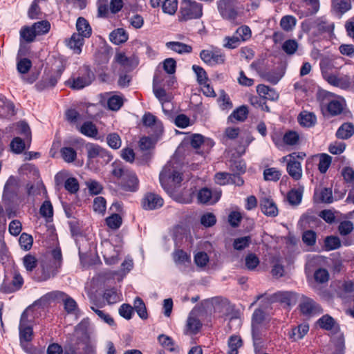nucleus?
Here are the masks:
<instances>
[{"instance_id": "1", "label": "nucleus", "mask_w": 354, "mask_h": 354, "mask_svg": "<svg viewBox=\"0 0 354 354\" xmlns=\"http://www.w3.org/2000/svg\"><path fill=\"white\" fill-rule=\"evenodd\" d=\"M88 323L82 322L64 346V354H95V346L88 330Z\"/></svg>"}, {"instance_id": "2", "label": "nucleus", "mask_w": 354, "mask_h": 354, "mask_svg": "<svg viewBox=\"0 0 354 354\" xmlns=\"http://www.w3.org/2000/svg\"><path fill=\"white\" fill-rule=\"evenodd\" d=\"M160 183L165 190L171 191L179 185L183 180L182 173L175 168L171 163L166 165L159 176Z\"/></svg>"}, {"instance_id": "3", "label": "nucleus", "mask_w": 354, "mask_h": 354, "mask_svg": "<svg viewBox=\"0 0 354 354\" xmlns=\"http://www.w3.org/2000/svg\"><path fill=\"white\" fill-rule=\"evenodd\" d=\"M203 16V5L193 0H183L178 13L180 22L200 19Z\"/></svg>"}, {"instance_id": "4", "label": "nucleus", "mask_w": 354, "mask_h": 354, "mask_svg": "<svg viewBox=\"0 0 354 354\" xmlns=\"http://www.w3.org/2000/svg\"><path fill=\"white\" fill-rule=\"evenodd\" d=\"M217 8L223 19L234 21L238 17V11L235 7V0H219Z\"/></svg>"}, {"instance_id": "5", "label": "nucleus", "mask_w": 354, "mask_h": 354, "mask_svg": "<svg viewBox=\"0 0 354 354\" xmlns=\"http://www.w3.org/2000/svg\"><path fill=\"white\" fill-rule=\"evenodd\" d=\"M296 153H292L283 158V161L287 162L286 170L288 174L295 180L302 177V168L301 162L295 160Z\"/></svg>"}, {"instance_id": "6", "label": "nucleus", "mask_w": 354, "mask_h": 354, "mask_svg": "<svg viewBox=\"0 0 354 354\" xmlns=\"http://www.w3.org/2000/svg\"><path fill=\"white\" fill-rule=\"evenodd\" d=\"M200 57L205 64L210 66L223 64L225 62V55L217 48L213 50H202Z\"/></svg>"}, {"instance_id": "7", "label": "nucleus", "mask_w": 354, "mask_h": 354, "mask_svg": "<svg viewBox=\"0 0 354 354\" xmlns=\"http://www.w3.org/2000/svg\"><path fill=\"white\" fill-rule=\"evenodd\" d=\"M299 306L301 313L305 316H313L320 314L323 311L321 306L313 299L304 295Z\"/></svg>"}, {"instance_id": "8", "label": "nucleus", "mask_w": 354, "mask_h": 354, "mask_svg": "<svg viewBox=\"0 0 354 354\" xmlns=\"http://www.w3.org/2000/svg\"><path fill=\"white\" fill-rule=\"evenodd\" d=\"M83 71L84 73L82 76L73 78L72 82H71V80L68 81V84H70L72 88L77 90L82 89L88 86L92 82L94 78L93 72L88 67H84Z\"/></svg>"}, {"instance_id": "9", "label": "nucleus", "mask_w": 354, "mask_h": 354, "mask_svg": "<svg viewBox=\"0 0 354 354\" xmlns=\"http://www.w3.org/2000/svg\"><path fill=\"white\" fill-rule=\"evenodd\" d=\"M24 282V279L20 273L15 271L11 282L6 283L3 281L0 286V291L6 294L15 292L21 289Z\"/></svg>"}, {"instance_id": "10", "label": "nucleus", "mask_w": 354, "mask_h": 354, "mask_svg": "<svg viewBox=\"0 0 354 354\" xmlns=\"http://www.w3.org/2000/svg\"><path fill=\"white\" fill-rule=\"evenodd\" d=\"M221 195V192H212L209 188L204 187L199 190L197 199L200 203L212 205L219 200Z\"/></svg>"}, {"instance_id": "11", "label": "nucleus", "mask_w": 354, "mask_h": 354, "mask_svg": "<svg viewBox=\"0 0 354 354\" xmlns=\"http://www.w3.org/2000/svg\"><path fill=\"white\" fill-rule=\"evenodd\" d=\"M85 149L89 160L101 158L109 161L111 159L108 151L97 144L88 142L85 145Z\"/></svg>"}, {"instance_id": "12", "label": "nucleus", "mask_w": 354, "mask_h": 354, "mask_svg": "<svg viewBox=\"0 0 354 354\" xmlns=\"http://www.w3.org/2000/svg\"><path fill=\"white\" fill-rule=\"evenodd\" d=\"M20 45L19 54L21 55H25V53L24 52V48H25V43H31L35 41V37H37L32 26H23L20 31Z\"/></svg>"}, {"instance_id": "13", "label": "nucleus", "mask_w": 354, "mask_h": 354, "mask_svg": "<svg viewBox=\"0 0 354 354\" xmlns=\"http://www.w3.org/2000/svg\"><path fill=\"white\" fill-rule=\"evenodd\" d=\"M274 301L280 302L287 306H293L297 303V294L291 291H279L272 296Z\"/></svg>"}, {"instance_id": "14", "label": "nucleus", "mask_w": 354, "mask_h": 354, "mask_svg": "<svg viewBox=\"0 0 354 354\" xmlns=\"http://www.w3.org/2000/svg\"><path fill=\"white\" fill-rule=\"evenodd\" d=\"M163 199L158 195L149 193L142 199V205L145 209L153 210L162 207Z\"/></svg>"}, {"instance_id": "15", "label": "nucleus", "mask_w": 354, "mask_h": 354, "mask_svg": "<svg viewBox=\"0 0 354 354\" xmlns=\"http://www.w3.org/2000/svg\"><path fill=\"white\" fill-rule=\"evenodd\" d=\"M265 319L264 312L258 308L256 309L252 315V336L254 339H259L260 335V331L261 325Z\"/></svg>"}, {"instance_id": "16", "label": "nucleus", "mask_w": 354, "mask_h": 354, "mask_svg": "<svg viewBox=\"0 0 354 354\" xmlns=\"http://www.w3.org/2000/svg\"><path fill=\"white\" fill-rule=\"evenodd\" d=\"M57 270V268H55L51 263H42L41 264V270L37 272L35 279L37 281H46L56 274Z\"/></svg>"}, {"instance_id": "17", "label": "nucleus", "mask_w": 354, "mask_h": 354, "mask_svg": "<svg viewBox=\"0 0 354 354\" xmlns=\"http://www.w3.org/2000/svg\"><path fill=\"white\" fill-rule=\"evenodd\" d=\"M33 331L32 326L19 327L20 344L24 350L31 352L30 342L32 339Z\"/></svg>"}, {"instance_id": "18", "label": "nucleus", "mask_w": 354, "mask_h": 354, "mask_svg": "<svg viewBox=\"0 0 354 354\" xmlns=\"http://www.w3.org/2000/svg\"><path fill=\"white\" fill-rule=\"evenodd\" d=\"M111 174L117 178H120L121 181L124 180V178L131 177L132 180L136 184V180L134 177V172L126 169L123 167L120 163L114 162L112 164V170Z\"/></svg>"}, {"instance_id": "19", "label": "nucleus", "mask_w": 354, "mask_h": 354, "mask_svg": "<svg viewBox=\"0 0 354 354\" xmlns=\"http://www.w3.org/2000/svg\"><path fill=\"white\" fill-rule=\"evenodd\" d=\"M260 207L262 212L267 216H276L278 214V209L274 201L270 198H262Z\"/></svg>"}, {"instance_id": "20", "label": "nucleus", "mask_w": 354, "mask_h": 354, "mask_svg": "<svg viewBox=\"0 0 354 354\" xmlns=\"http://www.w3.org/2000/svg\"><path fill=\"white\" fill-rule=\"evenodd\" d=\"M61 73L62 71L59 70L56 75H50L44 77L36 84L35 87L38 91H43L46 88L55 86L61 75Z\"/></svg>"}, {"instance_id": "21", "label": "nucleus", "mask_w": 354, "mask_h": 354, "mask_svg": "<svg viewBox=\"0 0 354 354\" xmlns=\"http://www.w3.org/2000/svg\"><path fill=\"white\" fill-rule=\"evenodd\" d=\"M84 44V38L81 35L73 33L69 40L66 41V45L76 54L82 52V46Z\"/></svg>"}, {"instance_id": "22", "label": "nucleus", "mask_w": 354, "mask_h": 354, "mask_svg": "<svg viewBox=\"0 0 354 354\" xmlns=\"http://www.w3.org/2000/svg\"><path fill=\"white\" fill-rule=\"evenodd\" d=\"M189 143L195 149H198L201 147H204L205 145H210L211 147L213 145L212 140L209 139H205L203 136L198 133L192 134L189 138Z\"/></svg>"}, {"instance_id": "23", "label": "nucleus", "mask_w": 354, "mask_h": 354, "mask_svg": "<svg viewBox=\"0 0 354 354\" xmlns=\"http://www.w3.org/2000/svg\"><path fill=\"white\" fill-rule=\"evenodd\" d=\"M76 28L78 35H81L82 38L88 37L91 35V28L84 17H79L76 23Z\"/></svg>"}, {"instance_id": "24", "label": "nucleus", "mask_w": 354, "mask_h": 354, "mask_svg": "<svg viewBox=\"0 0 354 354\" xmlns=\"http://www.w3.org/2000/svg\"><path fill=\"white\" fill-rule=\"evenodd\" d=\"M309 326L306 324H302L292 329L289 333V337L292 341L296 342L301 339L308 332Z\"/></svg>"}, {"instance_id": "25", "label": "nucleus", "mask_w": 354, "mask_h": 354, "mask_svg": "<svg viewBox=\"0 0 354 354\" xmlns=\"http://www.w3.org/2000/svg\"><path fill=\"white\" fill-rule=\"evenodd\" d=\"M15 114V105L4 96L0 95V116H8Z\"/></svg>"}, {"instance_id": "26", "label": "nucleus", "mask_w": 354, "mask_h": 354, "mask_svg": "<svg viewBox=\"0 0 354 354\" xmlns=\"http://www.w3.org/2000/svg\"><path fill=\"white\" fill-rule=\"evenodd\" d=\"M166 46L167 48L179 54L190 53L192 51V47L190 45L179 41L167 42Z\"/></svg>"}, {"instance_id": "27", "label": "nucleus", "mask_w": 354, "mask_h": 354, "mask_svg": "<svg viewBox=\"0 0 354 354\" xmlns=\"http://www.w3.org/2000/svg\"><path fill=\"white\" fill-rule=\"evenodd\" d=\"M354 133V125L350 122L342 124L336 132V136L339 139H348Z\"/></svg>"}, {"instance_id": "28", "label": "nucleus", "mask_w": 354, "mask_h": 354, "mask_svg": "<svg viewBox=\"0 0 354 354\" xmlns=\"http://www.w3.org/2000/svg\"><path fill=\"white\" fill-rule=\"evenodd\" d=\"M332 8L338 15H342L351 8V0H331Z\"/></svg>"}, {"instance_id": "29", "label": "nucleus", "mask_w": 354, "mask_h": 354, "mask_svg": "<svg viewBox=\"0 0 354 354\" xmlns=\"http://www.w3.org/2000/svg\"><path fill=\"white\" fill-rule=\"evenodd\" d=\"M299 124L305 127H311L316 123V116L313 113L301 112L298 117Z\"/></svg>"}, {"instance_id": "30", "label": "nucleus", "mask_w": 354, "mask_h": 354, "mask_svg": "<svg viewBox=\"0 0 354 354\" xmlns=\"http://www.w3.org/2000/svg\"><path fill=\"white\" fill-rule=\"evenodd\" d=\"M128 39V35L123 28H118L110 34V40L115 44L119 45Z\"/></svg>"}, {"instance_id": "31", "label": "nucleus", "mask_w": 354, "mask_h": 354, "mask_svg": "<svg viewBox=\"0 0 354 354\" xmlns=\"http://www.w3.org/2000/svg\"><path fill=\"white\" fill-rule=\"evenodd\" d=\"M133 310H135L137 313L138 315L142 319H147L148 318V314L147 311L146 306L143 301V300L139 297H137L135 298L133 301Z\"/></svg>"}, {"instance_id": "32", "label": "nucleus", "mask_w": 354, "mask_h": 354, "mask_svg": "<svg viewBox=\"0 0 354 354\" xmlns=\"http://www.w3.org/2000/svg\"><path fill=\"white\" fill-rule=\"evenodd\" d=\"M202 326V324L200 320L196 317L194 313H191L187 318V330L191 333L196 334L198 332Z\"/></svg>"}, {"instance_id": "33", "label": "nucleus", "mask_w": 354, "mask_h": 354, "mask_svg": "<svg viewBox=\"0 0 354 354\" xmlns=\"http://www.w3.org/2000/svg\"><path fill=\"white\" fill-rule=\"evenodd\" d=\"M80 131L91 138H95L98 133L96 126L92 122H84L80 128Z\"/></svg>"}, {"instance_id": "34", "label": "nucleus", "mask_w": 354, "mask_h": 354, "mask_svg": "<svg viewBox=\"0 0 354 354\" xmlns=\"http://www.w3.org/2000/svg\"><path fill=\"white\" fill-rule=\"evenodd\" d=\"M142 122L144 125L147 127L155 126L156 128L160 131H162V124L158 121L156 116L150 113H145L142 117Z\"/></svg>"}, {"instance_id": "35", "label": "nucleus", "mask_w": 354, "mask_h": 354, "mask_svg": "<svg viewBox=\"0 0 354 354\" xmlns=\"http://www.w3.org/2000/svg\"><path fill=\"white\" fill-rule=\"evenodd\" d=\"M297 24V19L294 16L286 15L283 17L280 21L281 28L286 31L290 32L293 30Z\"/></svg>"}, {"instance_id": "36", "label": "nucleus", "mask_w": 354, "mask_h": 354, "mask_svg": "<svg viewBox=\"0 0 354 354\" xmlns=\"http://www.w3.org/2000/svg\"><path fill=\"white\" fill-rule=\"evenodd\" d=\"M228 354H238V349L242 346V339L236 335H232L228 339Z\"/></svg>"}, {"instance_id": "37", "label": "nucleus", "mask_w": 354, "mask_h": 354, "mask_svg": "<svg viewBox=\"0 0 354 354\" xmlns=\"http://www.w3.org/2000/svg\"><path fill=\"white\" fill-rule=\"evenodd\" d=\"M299 134L295 131H288L285 133L283 137L284 143L287 145L295 146L299 143Z\"/></svg>"}, {"instance_id": "38", "label": "nucleus", "mask_w": 354, "mask_h": 354, "mask_svg": "<svg viewBox=\"0 0 354 354\" xmlns=\"http://www.w3.org/2000/svg\"><path fill=\"white\" fill-rule=\"evenodd\" d=\"M32 27L37 36L47 33L50 30V24L48 21L44 20L34 23Z\"/></svg>"}, {"instance_id": "39", "label": "nucleus", "mask_w": 354, "mask_h": 354, "mask_svg": "<svg viewBox=\"0 0 354 354\" xmlns=\"http://www.w3.org/2000/svg\"><path fill=\"white\" fill-rule=\"evenodd\" d=\"M281 176V171L275 167L265 169L263 171V178L265 180L277 181Z\"/></svg>"}, {"instance_id": "40", "label": "nucleus", "mask_w": 354, "mask_h": 354, "mask_svg": "<svg viewBox=\"0 0 354 354\" xmlns=\"http://www.w3.org/2000/svg\"><path fill=\"white\" fill-rule=\"evenodd\" d=\"M317 323L320 328L326 330H332L336 324L335 319L328 315L322 316L320 319H319Z\"/></svg>"}, {"instance_id": "41", "label": "nucleus", "mask_w": 354, "mask_h": 354, "mask_svg": "<svg viewBox=\"0 0 354 354\" xmlns=\"http://www.w3.org/2000/svg\"><path fill=\"white\" fill-rule=\"evenodd\" d=\"M134 177L136 180V184L134 183L133 180H131L132 178L129 176L127 178H124V180L121 181L122 187L125 191L136 192L138 189L139 185V180L135 173Z\"/></svg>"}, {"instance_id": "42", "label": "nucleus", "mask_w": 354, "mask_h": 354, "mask_svg": "<svg viewBox=\"0 0 354 354\" xmlns=\"http://www.w3.org/2000/svg\"><path fill=\"white\" fill-rule=\"evenodd\" d=\"M302 194L303 191L300 189L290 190L287 196L288 202L293 205L299 204L301 201Z\"/></svg>"}, {"instance_id": "43", "label": "nucleus", "mask_w": 354, "mask_h": 354, "mask_svg": "<svg viewBox=\"0 0 354 354\" xmlns=\"http://www.w3.org/2000/svg\"><path fill=\"white\" fill-rule=\"evenodd\" d=\"M62 158L66 162H73L77 157L76 151L72 147H63L60 150Z\"/></svg>"}, {"instance_id": "44", "label": "nucleus", "mask_w": 354, "mask_h": 354, "mask_svg": "<svg viewBox=\"0 0 354 354\" xmlns=\"http://www.w3.org/2000/svg\"><path fill=\"white\" fill-rule=\"evenodd\" d=\"M23 264L28 272H31L37 266V260L35 256L28 254L23 258Z\"/></svg>"}, {"instance_id": "45", "label": "nucleus", "mask_w": 354, "mask_h": 354, "mask_svg": "<svg viewBox=\"0 0 354 354\" xmlns=\"http://www.w3.org/2000/svg\"><path fill=\"white\" fill-rule=\"evenodd\" d=\"M241 42L238 35L234 33L232 37L227 36L223 39V46L227 49H234L241 44Z\"/></svg>"}, {"instance_id": "46", "label": "nucleus", "mask_w": 354, "mask_h": 354, "mask_svg": "<svg viewBox=\"0 0 354 354\" xmlns=\"http://www.w3.org/2000/svg\"><path fill=\"white\" fill-rule=\"evenodd\" d=\"M178 8L177 0H165L162 4V10L164 13L173 15Z\"/></svg>"}, {"instance_id": "47", "label": "nucleus", "mask_w": 354, "mask_h": 354, "mask_svg": "<svg viewBox=\"0 0 354 354\" xmlns=\"http://www.w3.org/2000/svg\"><path fill=\"white\" fill-rule=\"evenodd\" d=\"M123 99L119 95H113L108 99L107 106L111 111H118L123 105Z\"/></svg>"}, {"instance_id": "48", "label": "nucleus", "mask_w": 354, "mask_h": 354, "mask_svg": "<svg viewBox=\"0 0 354 354\" xmlns=\"http://www.w3.org/2000/svg\"><path fill=\"white\" fill-rule=\"evenodd\" d=\"M315 196L319 197V201L322 203H331L333 201L332 189L330 188L321 189L319 194L315 192Z\"/></svg>"}, {"instance_id": "49", "label": "nucleus", "mask_w": 354, "mask_h": 354, "mask_svg": "<svg viewBox=\"0 0 354 354\" xmlns=\"http://www.w3.org/2000/svg\"><path fill=\"white\" fill-rule=\"evenodd\" d=\"M332 161V158L326 153L320 155L319 162L318 165L319 170L321 173L324 174L328 170Z\"/></svg>"}, {"instance_id": "50", "label": "nucleus", "mask_w": 354, "mask_h": 354, "mask_svg": "<svg viewBox=\"0 0 354 354\" xmlns=\"http://www.w3.org/2000/svg\"><path fill=\"white\" fill-rule=\"evenodd\" d=\"M298 48V43L295 39H288L282 45L283 50L289 55L295 53Z\"/></svg>"}, {"instance_id": "51", "label": "nucleus", "mask_w": 354, "mask_h": 354, "mask_svg": "<svg viewBox=\"0 0 354 354\" xmlns=\"http://www.w3.org/2000/svg\"><path fill=\"white\" fill-rule=\"evenodd\" d=\"M10 149L15 153H21L25 149V142L19 137H16L10 142Z\"/></svg>"}, {"instance_id": "52", "label": "nucleus", "mask_w": 354, "mask_h": 354, "mask_svg": "<svg viewBox=\"0 0 354 354\" xmlns=\"http://www.w3.org/2000/svg\"><path fill=\"white\" fill-rule=\"evenodd\" d=\"M321 69L324 79L330 85L335 86L338 77L330 73L328 68L323 63L321 64Z\"/></svg>"}, {"instance_id": "53", "label": "nucleus", "mask_w": 354, "mask_h": 354, "mask_svg": "<svg viewBox=\"0 0 354 354\" xmlns=\"http://www.w3.org/2000/svg\"><path fill=\"white\" fill-rule=\"evenodd\" d=\"M106 223L113 230L118 229L122 224V218L118 214H113L106 218Z\"/></svg>"}, {"instance_id": "54", "label": "nucleus", "mask_w": 354, "mask_h": 354, "mask_svg": "<svg viewBox=\"0 0 354 354\" xmlns=\"http://www.w3.org/2000/svg\"><path fill=\"white\" fill-rule=\"evenodd\" d=\"M103 298L109 304H113L119 301V296L114 288L106 289L103 295Z\"/></svg>"}, {"instance_id": "55", "label": "nucleus", "mask_w": 354, "mask_h": 354, "mask_svg": "<svg viewBox=\"0 0 354 354\" xmlns=\"http://www.w3.org/2000/svg\"><path fill=\"white\" fill-rule=\"evenodd\" d=\"M107 144L110 147L114 149H118L121 147V139L119 135L116 133H110L106 138Z\"/></svg>"}, {"instance_id": "56", "label": "nucleus", "mask_w": 354, "mask_h": 354, "mask_svg": "<svg viewBox=\"0 0 354 354\" xmlns=\"http://www.w3.org/2000/svg\"><path fill=\"white\" fill-rule=\"evenodd\" d=\"M19 242L21 248L28 250L32 245L33 239L32 236L26 233H22L19 237Z\"/></svg>"}, {"instance_id": "57", "label": "nucleus", "mask_w": 354, "mask_h": 354, "mask_svg": "<svg viewBox=\"0 0 354 354\" xmlns=\"http://www.w3.org/2000/svg\"><path fill=\"white\" fill-rule=\"evenodd\" d=\"M251 242V238L249 236L237 238L234 241L233 246L235 250H242L247 248Z\"/></svg>"}, {"instance_id": "58", "label": "nucleus", "mask_w": 354, "mask_h": 354, "mask_svg": "<svg viewBox=\"0 0 354 354\" xmlns=\"http://www.w3.org/2000/svg\"><path fill=\"white\" fill-rule=\"evenodd\" d=\"M248 111L245 106H240L234 110L230 115V118H234L238 121H244L248 115Z\"/></svg>"}, {"instance_id": "59", "label": "nucleus", "mask_w": 354, "mask_h": 354, "mask_svg": "<svg viewBox=\"0 0 354 354\" xmlns=\"http://www.w3.org/2000/svg\"><path fill=\"white\" fill-rule=\"evenodd\" d=\"M241 41H246L251 37V30L248 26H241L235 32Z\"/></svg>"}, {"instance_id": "60", "label": "nucleus", "mask_w": 354, "mask_h": 354, "mask_svg": "<svg viewBox=\"0 0 354 354\" xmlns=\"http://www.w3.org/2000/svg\"><path fill=\"white\" fill-rule=\"evenodd\" d=\"M174 259L176 263L185 264L190 263V257L183 250H176L174 254Z\"/></svg>"}, {"instance_id": "61", "label": "nucleus", "mask_w": 354, "mask_h": 354, "mask_svg": "<svg viewBox=\"0 0 354 354\" xmlns=\"http://www.w3.org/2000/svg\"><path fill=\"white\" fill-rule=\"evenodd\" d=\"M93 207L95 212L104 214L106 211V200L102 196L96 197L94 199Z\"/></svg>"}, {"instance_id": "62", "label": "nucleus", "mask_w": 354, "mask_h": 354, "mask_svg": "<svg viewBox=\"0 0 354 354\" xmlns=\"http://www.w3.org/2000/svg\"><path fill=\"white\" fill-rule=\"evenodd\" d=\"M231 174L227 172H218L215 174V183L219 185H225L230 184Z\"/></svg>"}, {"instance_id": "63", "label": "nucleus", "mask_w": 354, "mask_h": 354, "mask_svg": "<svg viewBox=\"0 0 354 354\" xmlns=\"http://www.w3.org/2000/svg\"><path fill=\"white\" fill-rule=\"evenodd\" d=\"M325 247L328 250H333L340 247L341 243L339 238L336 236H327L324 241Z\"/></svg>"}, {"instance_id": "64", "label": "nucleus", "mask_w": 354, "mask_h": 354, "mask_svg": "<svg viewBox=\"0 0 354 354\" xmlns=\"http://www.w3.org/2000/svg\"><path fill=\"white\" fill-rule=\"evenodd\" d=\"M118 313L121 317L129 320L131 319L133 315V308L128 304H123L119 308Z\"/></svg>"}]
</instances>
